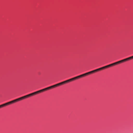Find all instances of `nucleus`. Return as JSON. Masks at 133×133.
<instances>
[{"mask_svg":"<svg viewBox=\"0 0 133 133\" xmlns=\"http://www.w3.org/2000/svg\"><path fill=\"white\" fill-rule=\"evenodd\" d=\"M39 92L38 91H36V92H33L32 93H31L30 94H29L27 95H25V96H23V97H20L19 98H17V101H20L21 100L24 99L25 98H28L30 96H32L33 95H35L37 94H38V93H39Z\"/></svg>","mask_w":133,"mask_h":133,"instance_id":"nucleus-1","label":"nucleus"},{"mask_svg":"<svg viewBox=\"0 0 133 133\" xmlns=\"http://www.w3.org/2000/svg\"><path fill=\"white\" fill-rule=\"evenodd\" d=\"M17 102V99H15L9 102H7L5 103L0 105V108L3 107L4 106H6L7 105H8L11 104L13 103H14Z\"/></svg>","mask_w":133,"mask_h":133,"instance_id":"nucleus-2","label":"nucleus"},{"mask_svg":"<svg viewBox=\"0 0 133 133\" xmlns=\"http://www.w3.org/2000/svg\"><path fill=\"white\" fill-rule=\"evenodd\" d=\"M17 102V99H15L9 102H7L5 103L0 105V108L3 107L4 106H6L7 105H8L11 104L13 103H14Z\"/></svg>","mask_w":133,"mask_h":133,"instance_id":"nucleus-3","label":"nucleus"},{"mask_svg":"<svg viewBox=\"0 0 133 133\" xmlns=\"http://www.w3.org/2000/svg\"><path fill=\"white\" fill-rule=\"evenodd\" d=\"M73 81V80L72 79V78H71L70 79H68V80H67L66 81H64L63 82H61V83H58V84H55L56 87H57L58 86H59V85H62L63 84H64L69 82H70L71 81Z\"/></svg>","mask_w":133,"mask_h":133,"instance_id":"nucleus-4","label":"nucleus"},{"mask_svg":"<svg viewBox=\"0 0 133 133\" xmlns=\"http://www.w3.org/2000/svg\"><path fill=\"white\" fill-rule=\"evenodd\" d=\"M56 87L55 84L54 85L48 87L47 88H45L44 89H42V90H39L38 91L39 93H41L42 92H43L44 91H46L47 90H48L49 89H51V88H55Z\"/></svg>","mask_w":133,"mask_h":133,"instance_id":"nucleus-5","label":"nucleus"},{"mask_svg":"<svg viewBox=\"0 0 133 133\" xmlns=\"http://www.w3.org/2000/svg\"><path fill=\"white\" fill-rule=\"evenodd\" d=\"M84 77V76L83 75V74H82L81 75H80L78 76H76V77H74V78H72V79L73 80V81L74 80L76 79H77L79 78H81L82 77Z\"/></svg>","mask_w":133,"mask_h":133,"instance_id":"nucleus-6","label":"nucleus"},{"mask_svg":"<svg viewBox=\"0 0 133 133\" xmlns=\"http://www.w3.org/2000/svg\"><path fill=\"white\" fill-rule=\"evenodd\" d=\"M95 72V70H94L92 71H90V72L83 74L84 76L86 75L94 73Z\"/></svg>","mask_w":133,"mask_h":133,"instance_id":"nucleus-7","label":"nucleus"},{"mask_svg":"<svg viewBox=\"0 0 133 133\" xmlns=\"http://www.w3.org/2000/svg\"><path fill=\"white\" fill-rule=\"evenodd\" d=\"M106 68H107L106 66H103V67H102L99 68L98 69H96V70H95V72H96L98 71L103 70V69H105Z\"/></svg>","mask_w":133,"mask_h":133,"instance_id":"nucleus-8","label":"nucleus"},{"mask_svg":"<svg viewBox=\"0 0 133 133\" xmlns=\"http://www.w3.org/2000/svg\"><path fill=\"white\" fill-rule=\"evenodd\" d=\"M127 59L126 58H125V59H123L122 60H121L119 61V63H122L123 62L127 61Z\"/></svg>","mask_w":133,"mask_h":133,"instance_id":"nucleus-9","label":"nucleus"},{"mask_svg":"<svg viewBox=\"0 0 133 133\" xmlns=\"http://www.w3.org/2000/svg\"><path fill=\"white\" fill-rule=\"evenodd\" d=\"M114 64L113 63L112 64H110L109 65H106V66L107 68H108L109 67L111 66H114Z\"/></svg>","mask_w":133,"mask_h":133,"instance_id":"nucleus-10","label":"nucleus"},{"mask_svg":"<svg viewBox=\"0 0 133 133\" xmlns=\"http://www.w3.org/2000/svg\"><path fill=\"white\" fill-rule=\"evenodd\" d=\"M127 59V61L131 59H133L132 56L129 57L127 58H126Z\"/></svg>","mask_w":133,"mask_h":133,"instance_id":"nucleus-11","label":"nucleus"},{"mask_svg":"<svg viewBox=\"0 0 133 133\" xmlns=\"http://www.w3.org/2000/svg\"><path fill=\"white\" fill-rule=\"evenodd\" d=\"M119 62L118 61L117 62H115L114 63H113V64H114V65H117L118 64H119Z\"/></svg>","mask_w":133,"mask_h":133,"instance_id":"nucleus-12","label":"nucleus"},{"mask_svg":"<svg viewBox=\"0 0 133 133\" xmlns=\"http://www.w3.org/2000/svg\"><path fill=\"white\" fill-rule=\"evenodd\" d=\"M132 58H133V56H132Z\"/></svg>","mask_w":133,"mask_h":133,"instance_id":"nucleus-13","label":"nucleus"}]
</instances>
